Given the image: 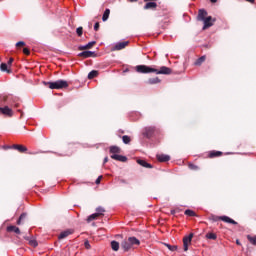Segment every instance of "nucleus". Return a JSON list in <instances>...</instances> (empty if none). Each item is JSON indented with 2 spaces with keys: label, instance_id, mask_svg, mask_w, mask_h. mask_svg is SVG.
Returning <instances> with one entry per match:
<instances>
[{
  "label": "nucleus",
  "instance_id": "nucleus-1",
  "mask_svg": "<svg viewBox=\"0 0 256 256\" xmlns=\"http://www.w3.org/2000/svg\"><path fill=\"white\" fill-rule=\"evenodd\" d=\"M139 245H141V241L135 236L128 237L121 242V248L125 252L131 251V249H135V247H139Z\"/></svg>",
  "mask_w": 256,
  "mask_h": 256
},
{
  "label": "nucleus",
  "instance_id": "nucleus-2",
  "mask_svg": "<svg viewBox=\"0 0 256 256\" xmlns=\"http://www.w3.org/2000/svg\"><path fill=\"white\" fill-rule=\"evenodd\" d=\"M44 85L49 89H67L69 82L65 80H57L54 82H44Z\"/></svg>",
  "mask_w": 256,
  "mask_h": 256
},
{
  "label": "nucleus",
  "instance_id": "nucleus-3",
  "mask_svg": "<svg viewBox=\"0 0 256 256\" xmlns=\"http://www.w3.org/2000/svg\"><path fill=\"white\" fill-rule=\"evenodd\" d=\"M209 221H212V223H217V221H224V223H230L231 225H237V221L229 218L228 216H217L211 214L209 216Z\"/></svg>",
  "mask_w": 256,
  "mask_h": 256
},
{
  "label": "nucleus",
  "instance_id": "nucleus-4",
  "mask_svg": "<svg viewBox=\"0 0 256 256\" xmlns=\"http://www.w3.org/2000/svg\"><path fill=\"white\" fill-rule=\"evenodd\" d=\"M137 73H154V71H157L155 68H151L146 65H138L136 66Z\"/></svg>",
  "mask_w": 256,
  "mask_h": 256
},
{
  "label": "nucleus",
  "instance_id": "nucleus-5",
  "mask_svg": "<svg viewBox=\"0 0 256 256\" xmlns=\"http://www.w3.org/2000/svg\"><path fill=\"white\" fill-rule=\"evenodd\" d=\"M215 21H217V19L208 16L203 20L204 26H203V31H205V29H209V27H213Z\"/></svg>",
  "mask_w": 256,
  "mask_h": 256
},
{
  "label": "nucleus",
  "instance_id": "nucleus-6",
  "mask_svg": "<svg viewBox=\"0 0 256 256\" xmlns=\"http://www.w3.org/2000/svg\"><path fill=\"white\" fill-rule=\"evenodd\" d=\"M191 241H193V233H190L188 236H185L183 238L184 251H189V246L191 245Z\"/></svg>",
  "mask_w": 256,
  "mask_h": 256
},
{
  "label": "nucleus",
  "instance_id": "nucleus-7",
  "mask_svg": "<svg viewBox=\"0 0 256 256\" xmlns=\"http://www.w3.org/2000/svg\"><path fill=\"white\" fill-rule=\"evenodd\" d=\"M154 73H156V75H171V73H173V70H171V68L169 67L162 66L159 70L156 69Z\"/></svg>",
  "mask_w": 256,
  "mask_h": 256
},
{
  "label": "nucleus",
  "instance_id": "nucleus-8",
  "mask_svg": "<svg viewBox=\"0 0 256 256\" xmlns=\"http://www.w3.org/2000/svg\"><path fill=\"white\" fill-rule=\"evenodd\" d=\"M154 133H155L154 126H148V127L144 128L143 135L147 139H151V137H153Z\"/></svg>",
  "mask_w": 256,
  "mask_h": 256
},
{
  "label": "nucleus",
  "instance_id": "nucleus-9",
  "mask_svg": "<svg viewBox=\"0 0 256 256\" xmlns=\"http://www.w3.org/2000/svg\"><path fill=\"white\" fill-rule=\"evenodd\" d=\"M0 113L5 117H13V109L9 108V106L0 107Z\"/></svg>",
  "mask_w": 256,
  "mask_h": 256
},
{
  "label": "nucleus",
  "instance_id": "nucleus-10",
  "mask_svg": "<svg viewBox=\"0 0 256 256\" xmlns=\"http://www.w3.org/2000/svg\"><path fill=\"white\" fill-rule=\"evenodd\" d=\"M129 45V41H124V42H118L115 44V46L112 48V51H121L122 49H125Z\"/></svg>",
  "mask_w": 256,
  "mask_h": 256
},
{
  "label": "nucleus",
  "instance_id": "nucleus-11",
  "mask_svg": "<svg viewBox=\"0 0 256 256\" xmlns=\"http://www.w3.org/2000/svg\"><path fill=\"white\" fill-rule=\"evenodd\" d=\"M78 57H83V59H89V57H96V54L93 51H83L78 54Z\"/></svg>",
  "mask_w": 256,
  "mask_h": 256
},
{
  "label": "nucleus",
  "instance_id": "nucleus-12",
  "mask_svg": "<svg viewBox=\"0 0 256 256\" xmlns=\"http://www.w3.org/2000/svg\"><path fill=\"white\" fill-rule=\"evenodd\" d=\"M7 233H16V235H21V230L17 226L10 225L6 228Z\"/></svg>",
  "mask_w": 256,
  "mask_h": 256
},
{
  "label": "nucleus",
  "instance_id": "nucleus-13",
  "mask_svg": "<svg viewBox=\"0 0 256 256\" xmlns=\"http://www.w3.org/2000/svg\"><path fill=\"white\" fill-rule=\"evenodd\" d=\"M111 159H114L115 161H120L121 163H126L127 156L119 155V154H112Z\"/></svg>",
  "mask_w": 256,
  "mask_h": 256
},
{
  "label": "nucleus",
  "instance_id": "nucleus-14",
  "mask_svg": "<svg viewBox=\"0 0 256 256\" xmlns=\"http://www.w3.org/2000/svg\"><path fill=\"white\" fill-rule=\"evenodd\" d=\"M207 10H205V9H200L199 11H198V16H197V20L198 21H203V20H205V19H207Z\"/></svg>",
  "mask_w": 256,
  "mask_h": 256
},
{
  "label": "nucleus",
  "instance_id": "nucleus-15",
  "mask_svg": "<svg viewBox=\"0 0 256 256\" xmlns=\"http://www.w3.org/2000/svg\"><path fill=\"white\" fill-rule=\"evenodd\" d=\"M223 152L217 151V150H212L208 153L209 159H215V157H222Z\"/></svg>",
  "mask_w": 256,
  "mask_h": 256
},
{
  "label": "nucleus",
  "instance_id": "nucleus-16",
  "mask_svg": "<svg viewBox=\"0 0 256 256\" xmlns=\"http://www.w3.org/2000/svg\"><path fill=\"white\" fill-rule=\"evenodd\" d=\"M157 159L158 161H160V163H167V161H171V156L160 154V155H157Z\"/></svg>",
  "mask_w": 256,
  "mask_h": 256
},
{
  "label": "nucleus",
  "instance_id": "nucleus-17",
  "mask_svg": "<svg viewBox=\"0 0 256 256\" xmlns=\"http://www.w3.org/2000/svg\"><path fill=\"white\" fill-rule=\"evenodd\" d=\"M137 163L138 165H141V167H145L146 169H153V165L143 159H138Z\"/></svg>",
  "mask_w": 256,
  "mask_h": 256
},
{
  "label": "nucleus",
  "instance_id": "nucleus-18",
  "mask_svg": "<svg viewBox=\"0 0 256 256\" xmlns=\"http://www.w3.org/2000/svg\"><path fill=\"white\" fill-rule=\"evenodd\" d=\"M0 71H2L3 73H8V74H11L13 73V71L11 70V67H9L7 65V63H2L0 65Z\"/></svg>",
  "mask_w": 256,
  "mask_h": 256
},
{
  "label": "nucleus",
  "instance_id": "nucleus-19",
  "mask_svg": "<svg viewBox=\"0 0 256 256\" xmlns=\"http://www.w3.org/2000/svg\"><path fill=\"white\" fill-rule=\"evenodd\" d=\"M13 149L16 151H19V153H26L27 147L24 145L14 144L12 145Z\"/></svg>",
  "mask_w": 256,
  "mask_h": 256
},
{
  "label": "nucleus",
  "instance_id": "nucleus-20",
  "mask_svg": "<svg viewBox=\"0 0 256 256\" xmlns=\"http://www.w3.org/2000/svg\"><path fill=\"white\" fill-rule=\"evenodd\" d=\"M72 234H73V231H71V230L63 231L58 236V239H66V237H69V235H72Z\"/></svg>",
  "mask_w": 256,
  "mask_h": 256
},
{
  "label": "nucleus",
  "instance_id": "nucleus-21",
  "mask_svg": "<svg viewBox=\"0 0 256 256\" xmlns=\"http://www.w3.org/2000/svg\"><path fill=\"white\" fill-rule=\"evenodd\" d=\"M207 59L206 56H201L200 58H198L194 65H196L197 67H201V65H203V63H205V60Z\"/></svg>",
  "mask_w": 256,
  "mask_h": 256
},
{
  "label": "nucleus",
  "instance_id": "nucleus-22",
  "mask_svg": "<svg viewBox=\"0 0 256 256\" xmlns=\"http://www.w3.org/2000/svg\"><path fill=\"white\" fill-rule=\"evenodd\" d=\"M148 85H157V83H161L159 77L149 78L147 81Z\"/></svg>",
  "mask_w": 256,
  "mask_h": 256
},
{
  "label": "nucleus",
  "instance_id": "nucleus-23",
  "mask_svg": "<svg viewBox=\"0 0 256 256\" xmlns=\"http://www.w3.org/2000/svg\"><path fill=\"white\" fill-rule=\"evenodd\" d=\"M144 9H157V3L155 2H148L145 4Z\"/></svg>",
  "mask_w": 256,
  "mask_h": 256
},
{
  "label": "nucleus",
  "instance_id": "nucleus-24",
  "mask_svg": "<svg viewBox=\"0 0 256 256\" xmlns=\"http://www.w3.org/2000/svg\"><path fill=\"white\" fill-rule=\"evenodd\" d=\"M24 239H26V241H29V245H31V247H38L39 243H37V240L35 239H30L29 237H24Z\"/></svg>",
  "mask_w": 256,
  "mask_h": 256
},
{
  "label": "nucleus",
  "instance_id": "nucleus-25",
  "mask_svg": "<svg viewBox=\"0 0 256 256\" xmlns=\"http://www.w3.org/2000/svg\"><path fill=\"white\" fill-rule=\"evenodd\" d=\"M109 15H111V10L107 8L103 13L102 21H107L109 19Z\"/></svg>",
  "mask_w": 256,
  "mask_h": 256
},
{
  "label": "nucleus",
  "instance_id": "nucleus-26",
  "mask_svg": "<svg viewBox=\"0 0 256 256\" xmlns=\"http://www.w3.org/2000/svg\"><path fill=\"white\" fill-rule=\"evenodd\" d=\"M96 219H99V214L94 213L88 216L87 223H91V221H95Z\"/></svg>",
  "mask_w": 256,
  "mask_h": 256
},
{
  "label": "nucleus",
  "instance_id": "nucleus-27",
  "mask_svg": "<svg viewBox=\"0 0 256 256\" xmlns=\"http://www.w3.org/2000/svg\"><path fill=\"white\" fill-rule=\"evenodd\" d=\"M184 215H187L188 217H197V213L191 209L185 210Z\"/></svg>",
  "mask_w": 256,
  "mask_h": 256
},
{
  "label": "nucleus",
  "instance_id": "nucleus-28",
  "mask_svg": "<svg viewBox=\"0 0 256 256\" xmlns=\"http://www.w3.org/2000/svg\"><path fill=\"white\" fill-rule=\"evenodd\" d=\"M99 75V71L97 70H92L91 72H89L88 74V79H95V77H97Z\"/></svg>",
  "mask_w": 256,
  "mask_h": 256
},
{
  "label": "nucleus",
  "instance_id": "nucleus-29",
  "mask_svg": "<svg viewBox=\"0 0 256 256\" xmlns=\"http://www.w3.org/2000/svg\"><path fill=\"white\" fill-rule=\"evenodd\" d=\"M110 153H112L113 155H115L116 153H121V148H119L117 146H111Z\"/></svg>",
  "mask_w": 256,
  "mask_h": 256
},
{
  "label": "nucleus",
  "instance_id": "nucleus-30",
  "mask_svg": "<svg viewBox=\"0 0 256 256\" xmlns=\"http://www.w3.org/2000/svg\"><path fill=\"white\" fill-rule=\"evenodd\" d=\"M105 213V208L99 206L98 208H96V215H98V217L103 216Z\"/></svg>",
  "mask_w": 256,
  "mask_h": 256
},
{
  "label": "nucleus",
  "instance_id": "nucleus-31",
  "mask_svg": "<svg viewBox=\"0 0 256 256\" xmlns=\"http://www.w3.org/2000/svg\"><path fill=\"white\" fill-rule=\"evenodd\" d=\"M111 249H112L113 251H119V242L113 240V241L111 242Z\"/></svg>",
  "mask_w": 256,
  "mask_h": 256
},
{
  "label": "nucleus",
  "instance_id": "nucleus-32",
  "mask_svg": "<svg viewBox=\"0 0 256 256\" xmlns=\"http://www.w3.org/2000/svg\"><path fill=\"white\" fill-rule=\"evenodd\" d=\"M206 239H212V241H215L217 239V234L210 232L206 234Z\"/></svg>",
  "mask_w": 256,
  "mask_h": 256
},
{
  "label": "nucleus",
  "instance_id": "nucleus-33",
  "mask_svg": "<svg viewBox=\"0 0 256 256\" xmlns=\"http://www.w3.org/2000/svg\"><path fill=\"white\" fill-rule=\"evenodd\" d=\"M27 219V213H22L17 221V225H21L22 221H25Z\"/></svg>",
  "mask_w": 256,
  "mask_h": 256
},
{
  "label": "nucleus",
  "instance_id": "nucleus-34",
  "mask_svg": "<svg viewBox=\"0 0 256 256\" xmlns=\"http://www.w3.org/2000/svg\"><path fill=\"white\" fill-rule=\"evenodd\" d=\"M122 141L123 143H125V145H129L131 143V137H129L128 135H124L122 137Z\"/></svg>",
  "mask_w": 256,
  "mask_h": 256
},
{
  "label": "nucleus",
  "instance_id": "nucleus-35",
  "mask_svg": "<svg viewBox=\"0 0 256 256\" xmlns=\"http://www.w3.org/2000/svg\"><path fill=\"white\" fill-rule=\"evenodd\" d=\"M165 247H167V249H169V251H177V245H170L167 243H164Z\"/></svg>",
  "mask_w": 256,
  "mask_h": 256
},
{
  "label": "nucleus",
  "instance_id": "nucleus-36",
  "mask_svg": "<svg viewBox=\"0 0 256 256\" xmlns=\"http://www.w3.org/2000/svg\"><path fill=\"white\" fill-rule=\"evenodd\" d=\"M76 33H77V35H78V37H82L83 36V27H78L77 29H76Z\"/></svg>",
  "mask_w": 256,
  "mask_h": 256
},
{
  "label": "nucleus",
  "instance_id": "nucleus-37",
  "mask_svg": "<svg viewBox=\"0 0 256 256\" xmlns=\"http://www.w3.org/2000/svg\"><path fill=\"white\" fill-rule=\"evenodd\" d=\"M94 45H97V42H96V41L89 42L88 44H86V47H87L88 49H92V47H93Z\"/></svg>",
  "mask_w": 256,
  "mask_h": 256
},
{
  "label": "nucleus",
  "instance_id": "nucleus-38",
  "mask_svg": "<svg viewBox=\"0 0 256 256\" xmlns=\"http://www.w3.org/2000/svg\"><path fill=\"white\" fill-rule=\"evenodd\" d=\"M189 169H191L192 171H197V169H199V166L195 165V164H190L188 165Z\"/></svg>",
  "mask_w": 256,
  "mask_h": 256
},
{
  "label": "nucleus",
  "instance_id": "nucleus-39",
  "mask_svg": "<svg viewBox=\"0 0 256 256\" xmlns=\"http://www.w3.org/2000/svg\"><path fill=\"white\" fill-rule=\"evenodd\" d=\"M248 241L252 243V245H256V236L255 237H248Z\"/></svg>",
  "mask_w": 256,
  "mask_h": 256
},
{
  "label": "nucleus",
  "instance_id": "nucleus-40",
  "mask_svg": "<svg viewBox=\"0 0 256 256\" xmlns=\"http://www.w3.org/2000/svg\"><path fill=\"white\" fill-rule=\"evenodd\" d=\"M84 246H85L86 249H91V244L89 243V240H86L84 242Z\"/></svg>",
  "mask_w": 256,
  "mask_h": 256
},
{
  "label": "nucleus",
  "instance_id": "nucleus-41",
  "mask_svg": "<svg viewBox=\"0 0 256 256\" xmlns=\"http://www.w3.org/2000/svg\"><path fill=\"white\" fill-rule=\"evenodd\" d=\"M16 47H25V42H23V41L17 42Z\"/></svg>",
  "mask_w": 256,
  "mask_h": 256
},
{
  "label": "nucleus",
  "instance_id": "nucleus-42",
  "mask_svg": "<svg viewBox=\"0 0 256 256\" xmlns=\"http://www.w3.org/2000/svg\"><path fill=\"white\" fill-rule=\"evenodd\" d=\"M23 53L24 55H31V51L29 50V48H24Z\"/></svg>",
  "mask_w": 256,
  "mask_h": 256
},
{
  "label": "nucleus",
  "instance_id": "nucleus-43",
  "mask_svg": "<svg viewBox=\"0 0 256 256\" xmlns=\"http://www.w3.org/2000/svg\"><path fill=\"white\" fill-rule=\"evenodd\" d=\"M100 24L99 22H96L94 25V31H99Z\"/></svg>",
  "mask_w": 256,
  "mask_h": 256
},
{
  "label": "nucleus",
  "instance_id": "nucleus-44",
  "mask_svg": "<svg viewBox=\"0 0 256 256\" xmlns=\"http://www.w3.org/2000/svg\"><path fill=\"white\" fill-rule=\"evenodd\" d=\"M2 149H4V151H7V149H13V146L4 145L2 146Z\"/></svg>",
  "mask_w": 256,
  "mask_h": 256
},
{
  "label": "nucleus",
  "instance_id": "nucleus-45",
  "mask_svg": "<svg viewBox=\"0 0 256 256\" xmlns=\"http://www.w3.org/2000/svg\"><path fill=\"white\" fill-rule=\"evenodd\" d=\"M101 179H103V176H99V177L96 179V181H95L96 185H99V184L101 183Z\"/></svg>",
  "mask_w": 256,
  "mask_h": 256
},
{
  "label": "nucleus",
  "instance_id": "nucleus-46",
  "mask_svg": "<svg viewBox=\"0 0 256 256\" xmlns=\"http://www.w3.org/2000/svg\"><path fill=\"white\" fill-rule=\"evenodd\" d=\"M13 61H14V59H13V58H10V59L8 60L7 66H8V67H11V65H13Z\"/></svg>",
  "mask_w": 256,
  "mask_h": 256
},
{
  "label": "nucleus",
  "instance_id": "nucleus-47",
  "mask_svg": "<svg viewBox=\"0 0 256 256\" xmlns=\"http://www.w3.org/2000/svg\"><path fill=\"white\" fill-rule=\"evenodd\" d=\"M88 48H87V45H84V46H80L79 47V51H85V50H87Z\"/></svg>",
  "mask_w": 256,
  "mask_h": 256
},
{
  "label": "nucleus",
  "instance_id": "nucleus-48",
  "mask_svg": "<svg viewBox=\"0 0 256 256\" xmlns=\"http://www.w3.org/2000/svg\"><path fill=\"white\" fill-rule=\"evenodd\" d=\"M170 213H171V215H175V213H179V210L174 209V210H171Z\"/></svg>",
  "mask_w": 256,
  "mask_h": 256
},
{
  "label": "nucleus",
  "instance_id": "nucleus-49",
  "mask_svg": "<svg viewBox=\"0 0 256 256\" xmlns=\"http://www.w3.org/2000/svg\"><path fill=\"white\" fill-rule=\"evenodd\" d=\"M129 3H137L139 0H127Z\"/></svg>",
  "mask_w": 256,
  "mask_h": 256
},
{
  "label": "nucleus",
  "instance_id": "nucleus-50",
  "mask_svg": "<svg viewBox=\"0 0 256 256\" xmlns=\"http://www.w3.org/2000/svg\"><path fill=\"white\" fill-rule=\"evenodd\" d=\"M247 3H255V0H246Z\"/></svg>",
  "mask_w": 256,
  "mask_h": 256
},
{
  "label": "nucleus",
  "instance_id": "nucleus-51",
  "mask_svg": "<svg viewBox=\"0 0 256 256\" xmlns=\"http://www.w3.org/2000/svg\"><path fill=\"white\" fill-rule=\"evenodd\" d=\"M109 161V158L108 157H105L104 158V163H107Z\"/></svg>",
  "mask_w": 256,
  "mask_h": 256
},
{
  "label": "nucleus",
  "instance_id": "nucleus-52",
  "mask_svg": "<svg viewBox=\"0 0 256 256\" xmlns=\"http://www.w3.org/2000/svg\"><path fill=\"white\" fill-rule=\"evenodd\" d=\"M19 113H21V117H23V110H18Z\"/></svg>",
  "mask_w": 256,
  "mask_h": 256
},
{
  "label": "nucleus",
  "instance_id": "nucleus-53",
  "mask_svg": "<svg viewBox=\"0 0 256 256\" xmlns=\"http://www.w3.org/2000/svg\"><path fill=\"white\" fill-rule=\"evenodd\" d=\"M14 107L16 108L19 107V103L14 104Z\"/></svg>",
  "mask_w": 256,
  "mask_h": 256
},
{
  "label": "nucleus",
  "instance_id": "nucleus-54",
  "mask_svg": "<svg viewBox=\"0 0 256 256\" xmlns=\"http://www.w3.org/2000/svg\"><path fill=\"white\" fill-rule=\"evenodd\" d=\"M212 3H217V0H210Z\"/></svg>",
  "mask_w": 256,
  "mask_h": 256
},
{
  "label": "nucleus",
  "instance_id": "nucleus-55",
  "mask_svg": "<svg viewBox=\"0 0 256 256\" xmlns=\"http://www.w3.org/2000/svg\"><path fill=\"white\" fill-rule=\"evenodd\" d=\"M236 244H237V245H241V243L239 242V240L236 241Z\"/></svg>",
  "mask_w": 256,
  "mask_h": 256
},
{
  "label": "nucleus",
  "instance_id": "nucleus-56",
  "mask_svg": "<svg viewBox=\"0 0 256 256\" xmlns=\"http://www.w3.org/2000/svg\"><path fill=\"white\" fill-rule=\"evenodd\" d=\"M3 99H4V101H7V96H4V98H3Z\"/></svg>",
  "mask_w": 256,
  "mask_h": 256
},
{
  "label": "nucleus",
  "instance_id": "nucleus-57",
  "mask_svg": "<svg viewBox=\"0 0 256 256\" xmlns=\"http://www.w3.org/2000/svg\"><path fill=\"white\" fill-rule=\"evenodd\" d=\"M30 155H35V153L31 152Z\"/></svg>",
  "mask_w": 256,
  "mask_h": 256
},
{
  "label": "nucleus",
  "instance_id": "nucleus-58",
  "mask_svg": "<svg viewBox=\"0 0 256 256\" xmlns=\"http://www.w3.org/2000/svg\"><path fill=\"white\" fill-rule=\"evenodd\" d=\"M121 183H125V180H121Z\"/></svg>",
  "mask_w": 256,
  "mask_h": 256
}]
</instances>
